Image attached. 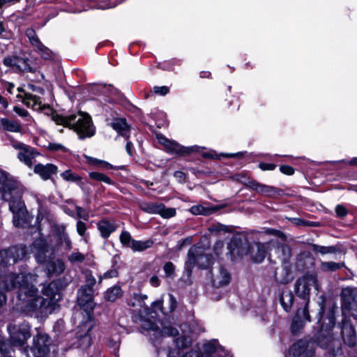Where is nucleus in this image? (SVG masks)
<instances>
[{"instance_id": "1", "label": "nucleus", "mask_w": 357, "mask_h": 357, "mask_svg": "<svg viewBox=\"0 0 357 357\" xmlns=\"http://www.w3.org/2000/svg\"><path fill=\"white\" fill-rule=\"evenodd\" d=\"M31 275L10 274L8 279L10 284H5L6 289L17 288V299L21 307L28 312H34L40 315L50 313V301L44 298L38 294V289L29 283Z\"/></svg>"}, {"instance_id": "2", "label": "nucleus", "mask_w": 357, "mask_h": 357, "mask_svg": "<svg viewBox=\"0 0 357 357\" xmlns=\"http://www.w3.org/2000/svg\"><path fill=\"white\" fill-rule=\"evenodd\" d=\"M159 143L164 146L166 153L175 156H292L291 155H280L270 153H259L255 154L250 153L248 155L247 151H238L237 153H218L216 151L198 145H193L190 146H185L174 140H170L166 137L160 135H158Z\"/></svg>"}, {"instance_id": "3", "label": "nucleus", "mask_w": 357, "mask_h": 357, "mask_svg": "<svg viewBox=\"0 0 357 357\" xmlns=\"http://www.w3.org/2000/svg\"><path fill=\"white\" fill-rule=\"evenodd\" d=\"M78 114L80 117L76 120L77 115L75 114L63 116L54 112L52 114V120L57 125L74 130L80 139L95 135L96 127L91 116L86 112H79Z\"/></svg>"}, {"instance_id": "4", "label": "nucleus", "mask_w": 357, "mask_h": 357, "mask_svg": "<svg viewBox=\"0 0 357 357\" xmlns=\"http://www.w3.org/2000/svg\"><path fill=\"white\" fill-rule=\"evenodd\" d=\"M338 310L336 304L333 303L329 307L326 317L323 319L321 328L316 335L315 342L323 348L330 347L335 342L332 333L335 326V313Z\"/></svg>"}, {"instance_id": "5", "label": "nucleus", "mask_w": 357, "mask_h": 357, "mask_svg": "<svg viewBox=\"0 0 357 357\" xmlns=\"http://www.w3.org/2000/svg\"><path fill=\"white\" fill-rule=\"evenodd\" d=\"M188 259L185 264V269L190 276L195 266L197 264L200 268H206L213 262V257L211 254L204 252V249L197 245H193L188 250Z\"/></svg>"}, {"instance_id": "6", "label": "nucleus", "mask_w": 357, "mask_h": 357, "mask_svg": "<svg viewBox=\"0 0 357 357\" xmlns=\"http://www.w3.org/2000/svg\"><path fill=\"white\" fill-rule=\"evenodd\" d=\"M7 329L10 335V344L13 347L23 346L31 337L30 326L26 322L10 324Z\"/></svg>"}, {"instance_id": "7", "label": "nucleus", "mask_w": 357, "mask_h": 357, "mask_svg": "<svg viewBox=\"0 0 357 357\" xmlns=\"http://www.w3.org/2000/svg\"><path fill=\"white\" fill-rule=\"evenodd\" d=\"M31 252L36 261L44 264L55 257L54 248L44 238L36 239L31 245Z\"/></svg>"}, {"instance_id": "8", "label": "nucleus", "mask_w": 357, "mask_h": 357, "mask_svg": "<svg viewBox=\"0 0 357 357\" xmlns=\"http://www.w3.org/2000/svg\"><path fill=\"white\" fill-rule=\"evenodd\" d=\"M26 255V248L20 245L0 250V266H11L22 260Z\"/></svg>"}, {"instance_id": "9", "label": "nucleus", "mask_w": 357, "mask_h": 357, "mask_svg": "<svg viewBox=\"0 0 357 357\" xmlns=\"http://www.w3.org/2000/svg\"><path fill=\"white\" fill-rule=\"evenodd\" d=\"M312 286L317 289L316 275L313 274L303 275L296 281L294 284L295 292L298 297L307 301H308L310 287Z\"/></svg>"}, {"instance_id": "10", "label": "nucleus", "mask_w": 357, "mask_h": 357, "mask_svg": "<svg viewBox=\"0 0 357 357\" xmlns=\"http://www.w3.org/2000/svg\"><path fill=\"white\" fill-rule=\"evenodd\" d=\"M162 329L159 330L158 326L150 320L143 319L141 321V327L146 331H153L154 333V336L155 337H159L160 336H176L178 335V331L175 327H173L172 325L162 322L161 324Z\"/></svg>"}, {"instance_id": "11", "label": "nucleus", "mask_w": 357, "mask_h": 357, "mask_svg": "<svg viewBox=\"0 0 357 357\" xmlns=\"http://www.w3.org/2000/svg\"><path fill=\"white\" fill-rule=\"evenodd\" d=\"M3 64L9 68H15L17 73L34 72L35 70L30 64V60L28 58H23L20 56H7L3 59Z\"/></svg>"}, {"instance_id": "12", "label": "nucleus", "mask_w": 357, "mask_h": 357, "mask_svg": "<svg viewBox=\"0 0 357 357\" xmlns=\"http://www.w3.org/2000/svg\"><path fill=\"white\" fill-rule=\"evenodd\" d=\"M139 208L147 213L159 214L164 218L174 217L176 214L174 208H166L164 204L156 202H142L139 204Z\"/></svg>"}, {"instance_id": "13", "label": "nucleus", "mask_w": 357, "mask_h": 357, "mask_svg": "<svg viewBox=\"0 0 357 357\" xmlns=\"http://www.w3.org/2000/svg\"><path fill=\"white\" fill-rule=\"evenodd\" d=\"M50 340L45 334H38L33 337L31 351L33 357H46L50 351Z\"/></svg>"}, {"instance_id": "14", "label": "nucleus", "mask_w": 357, "mask_h": 357, "mask_svg": "<svg viewBox=\"0 0 357 357\" xmlns=\"http://www.w3.org/2000/svg\"><path fill=\"white\" fill-rule=\"evenodd\" d=\"M227 248L234 257H241L248 254L250 244L245 236H235L231 238Z\"/></svg>"}, {"instance_id": "15", "label": "nucleus", "mask_w": 357, "mask_h": 357, "mask_svg": "<svg viewBox=\"0 0 357 357\" xmlns=\"http://www.w3.org/2000/svg\"><path fill=\"white\" fill-rule=\"evenodd\" d=\"M68 282L64 278L54 280L43 289V293L52 301H59L61 298V291L67 286Z\"/></svg>"}, {"instance_id": "16", "label": "nucleus", "mask_w": 357, "mask_h": 357, "mask_svg": "<svg viewBox=\"0 0 357 357\" xmlns=\"http://www.w3.org/2000/svg\"><path fill=\"white\" fill-rule=\"evenodd\" d=\"M93 294V289L84 287H81L77 292L78 305L89 314L93 311L95 306Z\"/></svg>"}, {"instance_id": "17", "label": "nucleus", "mask_w": 357, "mask_h": 357, "mask_svg": "<svg viewBox=\"0 0 357 357\" xmlns=\"http://www.w3.org/2000/svg\"><path fill=\"white\" fill-rule=\"evenodd\" d=\"M342 301L343 314L348 311L357 319V295H354L350 289H344L342 292Z\"/></svg>"}, {"instance_id": "18", "label": "nucleus", "mask_w": 357, "mask_h": 357, "mask_svg": "<svg viewBox=\"0 0 357 357\" xmlns=\"http://www.w3.org/2000/svg\"><path fill=\"white\" fill-rule=\"evenodd\" d=\"M339 326L344 342L349 347L355 346L357 342V338L356 331L351 322L344 317Z\"/></svg>"}, {"instance_id": "19", "label": "nucleus", "mask_w": 357, "mask_h": 357, "mask_svg": "<svg viewBox=\"0 0 357 357\" xmlns=\"http://www.w3.org/2000/svg\"><path fill=\"white\" fill-rule=\"evenodd\" d=\"M17 91L20 93H24V96L21 94H18L17 98H23L22 102L26 107H31L33 110H43L45 108L50 107L49 105H44L43 106H41L42 102L40 100V98L36 95L26 92L22 87H18Z\"/></svg>"}, {"instance_id": "20", "label": "nucleus", "mask_w": 357, "mask_h": 357, "mask_svg": "<svg viewBox=\"0 0 357 357\" xmlns=\"http://www.w3.org/2000/svg\"><path fill=\"white\" fill-rule=\"evenodd\" d=\"M17 185L12 176L0 169V193L2 199H8L9 191H15Z\"/></svg>"}, {"instance_id": "21", "label": "nucleus", "mask_w": 357, "mask_h": 357, "mask_svg": "<svg viewBox=\"0 0 357 357\" xmlns=\"http://www.w3.org/2000/svg\"><path fill=\"white\" fill-rule=\"evenodd\" d=\"M271 242L261 243L255 242L252 245H250L249 252L252 260L255 263H261L270 249Z\"/></svg>"}, {"instance_id": "22", "label": "nucleus", "mask_w": 357, "mask_h": 357, "mask_svg": "<svg viewBox=\"0 0 357 357\" xmlns=\"http://www.w3.org/2000/svg\"><path fill=\"white\" fill-rule=\"evenodd\" d=\"M92 326L90 323H82L79 326V330L77 332L78 339V347L82 349H87L91 343V337L89 334Z\"/></svg>"}, {"instance_id": "23", "label": "nucleus", "mask_w": 357, "mask_h": 357, "mask_svg": "<svg viewBox=\"0 0 357 357\" xmlns=\"http://www.w3.org/2000/svg\"><path fill=\"white\" fill-rule=\"evenodd\" d=\"M110 126L119 135L124 137L126 140L130 137L131 126L125 118H114L110 123Z\"/></svg>"}, {"instance_id": "24", "label": "nucleus", "mask_w": 357, "mask_h": 357, "mask_svg": "<svg viewBox=\"0 0 357 357\" xmlns=\"http://www.w3.org/2000/svg\"><path fill=\"white\" fill-rule=\"evenodd\" d=\"M212 284L215 287L219 288L227 285L231 280L228 271L223 267L211 272Z\"/></svg>"}, {"instance_id": "25", "label": "nucleus", "mask_w": 357, "mask_h": 357, "mask_svg": "<svg viewBox=\"0 0 357 357\" xmlns=\"http://www.w3.org/2000/svg\"><path fill=\"white\" fill-rule=\"evenodd\" d=\"M292 279L291 267L289 263L284 262L280 267L275 269V280L278 283L287 284Z\"/></svg>"}, {"instance_id": "26", "label": "nucleus", "mask_w": 357, "mask_h": 357, "mask_svg": "<svg viewBox=\"0 0 357 357\" xmlns=\"http://www.w3.org/2000/svg\"><path fill=\"white\" fill-rule=\"evenodd\" d=\"M66 268L65 264L63 260L58 259L55 261L52 259L46 262L45 272L48 277L53 275H59Z\"/></svg>"}, {"instance_id": "27", "label": "nucleus", "mask_w": 357, "mask_h": 357, "mask_svg": "<svg viewBox=\"0 0 357 357\" xmlns=\"http://www.w3.org/2000/svg\"><path fill=\"white\" fill-rule=\"evenodd\" d=\"M56 167L52 164H38L34 167V172L44 180L49 179L52 174H56Z\"/></svg>"}, {"instance_id": "28", "label": "nucleus", "mask_w": 357, "mask_h": 357, "mask_svg": "<svg viewBox=\"0 0 357 357\" xmlns=\"http://www.w3.org/2000/svg\"><path fill=\"white\" fill-rule=\"evenodd\" d=\"M0 130L11 132H21L22 127L19 121L4 117L0 119Z\"/></svg>"}, {"instance_id": "29", "label": "nucleus", "mask_w": 357, "mask_h": 357, "mask_svg": "<svg viewBox=\"0 0 357 357\" xmlns=\"http://www.w3.org/2000/svg\"><path fill=\"white\" fill-rule=\"evenodd\" d=\"M98 229L103 238H107L112 232L116 231V226L114 222L103 219L98 222Z\"/></svg>"}, {"instance_id": "30", "label": "nucleus", "mask_w": 357, "mask_h": 357, "mask_svg": "<svg viewBox=\"0 0 357 357\" xmlns=\"http://www.w3.org/2000/svg\"><path fill=\"white\" fill-rule=\"evenodd\" d=\"M245 184L247 187L255 190L258 193L269 195L275 192L273 187L259 183L253 179H248Z\"/></svg>"}, {"instance_id": "31", "label": "nucleus", "mask_w": 357, "mask_h": 357, "mask_svg": "<svg viewBox=\"0 0 357 357\" xmlns=\"http://www.w3.org/2000/svg\"><path fill=\"white\" fill-rule=\"evenodd\" d=\"M308 302L309 301H305V307L303 309H298L296 312V316L293 319L291 324V330L295 331L296 325L298 322H305V321H310V317L308 313Z\"/></svg>"}, {"instance_id": "32", "label": "nucleus", "mask_w": 357, "mask_h": 357, "mask_svg": "<svg viewBox=\"0 0 357 357\" xmlns=\"http://www.w3.org/2000/svg\"><path fill=\"white\" fill-rule=\"evenodd\" d=\"M308 347V342L304 340H300L294 343L289 349V354L293 357H298L304 354Z\"/></svg>"}, {"instance_id": "33", "label": "nucleus", "mask_w": 357, "mask_h": 357, "mask_svg": "<svg viewBox=\"0 0 357 357\" xmlns=\"http://www.w3.org/2000/svg\"><path fill=\"white\" fill-rule=\"evenodd\" d=\"M203 357H211L212 354L222 350V347L218 344L216 340H210L203 344Z\"/></svg>"}, {"instance_id": "34", "label": "nucleus", "mask_w": 357, "mask_h": 357, "mask_svg": "<svg viewBox=\"0 0 357 357\" xmlns=\"http://www.w3.org/2000/svg\"><path fill=\"white\" fill-rule=\"evenodd\" d=\"M15 191H9V199H3L6 202H9V208L10 210L13 213H17L20 211L22 208L23 207V203L22 202L21 199L18 197L13 196V194L15 192Z\"/></svg>"}, {"instance_id": "35", "label": "nucleus", "mask_w": 357, "mask_h": 357, "mask_svg": "<svg viewBox=\"0 0 357 357\" xmlns=\"http://www.w3.org/2000/svg\"><path fill=\"white\" fill-rule=\"evenodd\" d=\"M123 291L119 286H114L109 288L104 294V298L105 300L109 302H114L116 299L121 297Z\"/></svg>"}, {"instance_id": "36", "label": "nucleus", "mask_w": 357, "mask_h": 357, "mask_svg": "<svg viewBox=\"0 0 357 357\" xmlns=\"http://www.w3.org/2000/svg\"><path fill=\"white\" fill-rule=\"evenodd\" d=\"M10 274H14L13 273H10L8 275L2 277L0 280V308L6 303V296L5 294V291H9L13 289L14 288L6 289L5 287V284H10V281L8 279Z\"/></svg>"}, {"instance_id": "37", "label": "nucleus", "mask_w": 357, "mask_h": 357, "mask_svg": "<svg viewBox=\"0 0 357 357\" xmlns=\"http://www.w3.org/2000/svg\"><path fill=\"white\" fill-rule=\"evenodd\" d=\"M181 61L180 59L173 58L162 62L158 63L156 67L159 69L166 71H172L176 66H180Z\"/></svg>"}, {"instance_id": "38", "label": "nucleus", "mask_w": 357, "mask_h": 357, "mask_svg": "<svg viewBox=\"0 0 357 357\" xmlns=\"http://www.w3.org/2000/svg\"><path fill=\"white\" fill-rule=\"evenodd\" d=\"M313 259L308 252H303L300 254L296 259V266L299 269H305L307 268V264H312Z\"/></svg>"}, {"instance_id": "39", "label": "nucleus", "mask_w": 357, "mask_h": 357, "mask_svg": "<svg viewBox=\"0 0 357 357\" xmlns=\"http://www.w3.org/2000/svg\"><path fill=\"white\" fill-rule=\"evenodd\" d=\"M153 244V241L146 240V241H132L130 248L135 252H142L147 248H151Z\"/></svg>"}, {"instance_id": "40", "label": "nucleus", "mask_w": 357, "mask_h": 357, "mask_svg": "<svg viewBox=\"0 0 357 357\" xmlns=\"http://www.w3.org/2000/svg\"><path fill=\"white\" fill-rule=\"evenodd\" d=\"M312 251L314 252L320 253L321 255L334 254L340 250L337 246H323L317 244H312Z\"/></svg>"}, {"instance_id": "41", "label": "nucleus", "mask_w": 357, "mask_h": 357, "mask_svg": "<svg viewBox=\"0 0 357 357\" xmlns=\"http://www.w3.org/2000/svg\"><path fill=\"white\" fill-rule=\"evenodd\" d=\"M344 266L343 262L337 263L335 261H321L320 264V269L323 272H333Z\"/></svg>"}, {"instance_id": "42", "label": "nucleus", "mask_w": 357, "mask_h": 357, "mask_svg": "<svg viewBox=\"0 0 357 357\" xmlns=\"http://www.w3.org/2000/svg\"><path fill=\"white\" fill-rule=\"evenodd\" d=\"M294 302V295L291 292H283L280 296V303L284 310L289 311Z\"/></svg>"}, {"instance_id": "43", "label": "nucleus", "mask_w": 357, "mask_h": 357, "mask_svg": "<svg viewBox=\"0 0 357 357\" xmlns=\"http://www.w3.org/2000/svg\"><path fill=\"white\" fill-rule=\"evenodd\" d=\"M57 237L59 240V244L61 246H64L65 249L67 250H69L72 248L71 241L64 229L58 231Z\"/></svg>"}, {"instance_id": "44", "label": "nucleus", "mask_w": 357, "mask_h": 357, "mask_svg": "<svg viewBox=\"0 0 357 357\" xmlns=\"http://www.w3.org/2000/svg\"><path fill=\"white\" fill-rule=\"evenodd\" d=\"M87 159H88V163L89 165H96V166L100 165L101 167L107 169H122L121 166H119V167L113 166L112 165L108 163L107 162H105L104 160H98L95 158H87Z\"/></svg>"}, {"instance_id": "45", "label": "nucleus", "mask_w": 357, "mask_h": 357, "mask_svg": "<svg viewBox=\"0 0 357 357\" xmlns=\"http://www.w3.org/2000/svg\"><path fill=\"white\" fill-rule=\"evenodd\" d=\"M89 177L94 181H102L109 185L113 184V182L110 178L104 174L96 172H89Z\"/></svg>"}, {"instance_id": "46", "label": "nucleus", "mask_w": 357, "mask_h": 357, "mask_svg": "<svg viewBox=\"0 0 357 357\" xmlns=\"http://www.w3.org/2000/svg\"><path fill=\"white\" fill-rule=\"evenodd\" d=\"M175 344L177 348L184 349L191 344V339L189 336L182 335L175 340Z\"/></svg>"}, {"instance_id": "47", "label": "nucleus", "mask_w": 357, "mask_h": 357, "mask_svg": "<svg viewBox=\"0 0 357 357\" xmlns=\"http://www.w3.org/2000/svg\"><path fill=\"white\" fill-rule=\"evenodd\" d=\"M19 151L17 156H34L35 155H40L38 152L35 153L33 148L26 144H24V149H21Z\"/></svg>"}, {"instance_id": "48", "label": "nucleus", "mask_w": 357, "mask_h": 357, "mask_svg": "<svg viewBox=\"0 0 357 357\" xmlns=\"http://www.w3.org/2000/svg\"><path fill=\"white\" fill-rule=\"evenodd\" d=\"M47 149L50 151L52 152H57V151H61L63 153H66L69 152V150L63 146L61 144H56V143H49V145L47 146Z\"/></svg>"}, {"instance_id": "49", "label": "nucleus", "mask_w": 357, "mask_h": 357, "mask_svg": "<svg viewBox=\"0 0 357 357\" xmlns=\"http://www.w3.org/2000/svg\"><path fill=\"white\" fill-rule=\"evenodd\" d=\"M120 241L121 243L128 248H130L131 242L133 241L131 238V235L128 231H124L120 235Z\"/></svg>"}, {"instance_id": "50", "label": "nucleus", "mask_w": 357, "mask_h": 357, "mask_svg": "<svg viewBox=\"0 0 357 357\" xmlns=\"http://www.w3.org/2000/svg\"><path fill=\"white\" fill-rule=\"evenodd\" d=\"M190 212L195 215H208L211 213V210L202 206H193L190 208Z\"/></svg>"}, {"instance_id": "51", "label": "nucleus", "mask_w": 357, "mask_h": 357, "mask_svg": "<svg viewBox=\"0 0 357 357\" xmlns=\"http://www.w3.org/2000/svg\"><path fill=\"white\" fill-rule=\"evenodd\" d=\"M85 259V255L81 252H73L68 256V260L72 263H82Z\"/></svg>"}, {"instance_id": "52", "label": "nucleus", "mask_w": 357, "mask_h": 357, "mask_svg": "<svg viewBox=\"0 0 357 357\" xmlns=\"http://www.w3.org/2000/svg\"><path fill=\"white\" fill-rule=\"evenodd\" d=\"M38 52L43 59L45 60L52 59V52L45 45H43V47L39 48Z\"/></svg>"}, {"instance_id": "53", "label": "nucleus", "mask_w": 357, "mask_h": 357, "mask_svg": "<svg viewBox=\"0 0 357 357\" xmlns=\"http://www.w3.org/2000/svg\"><path fill=\"white\" fill-rule=\"evenodd\" d=\"M177 307V301L175 297L169 294V302H168V310L166 311L164 310L163 313L167 314L168 312H172Z\"/></svg>"}, {"instance_id": "54", "label": "nucleus", "mask_w": 357, "mask_h": 357, "mask_svg": "<svg viewBox=\"0 0 357 357\" xmlns=\"http://www.w3.org/2000/svg\"><path fill=\"white\" fill-rule=\"evenodd\" d=\"M85 280L86 284L83 285L84 287H90L91 289H93V286L96 284V279L92 275L91 272L88 271L85 273Z\"/></svg>"}, {"instance_id": "55", "label": "nucleus", "mask_w": 357, "mask_h": 357, "mask_svg": "<svg viewBox=\"0 0 357 357\" xmlns=\"http://www.w3.org/2000/svg\"><path fill=\"white\" fill-rule=\"evenodd\" d=\"M118 274H119V272H118L117 269H116V268H112L109 271H107L102 275H100L99 277V282H101V281L103 279L116 278L118 276Z\"/></svg>"}, {"instance_id": "56", "label": "nucleus", "mask_w": 357, "mask_h": 357, "mask_svg": "<svg viewBox=\"0 0 357 357\" xmlns=\"http://www.w3.org/2000/svg\"><path fill=\"white\" fill-rule=\"evenodd\" d=\"M61 176L66 181H77L80 180V177L75 175L70 170L65 171Z\"/></svg>"}, {"instance_id": "57", "label": "nucleus", "mask_w": 357, "mask_h": 357, "mask_svg": "<svg viewBox=\"0 0 357 357\" xmlns=\"http://www.w3.org/2000/svg\"><path fill=\"white\" fill-rule=\"evenodd\" d=\"M169 88L167 86H154L153 89V91L155 94H158L160 96H165L169 93Z\"/></svg>"}, {"instance_id": "58", "label": "nucleus", "mask_w": 357, "mask_h": 357, "mask_svg": "<svg viewBox=\"0 0 357 357\" xmlns=\"http://www.w3.org/2000/svg\"><path fill=\"white\" fill-rule=\"evenodd\" d=\"M10 345L3 342L0 343V357H6V355L10 353Z\"/></svg>"}, {"instance_id": "59", "label": "nucleus", "mask_w": 357, "mask_h": 357, "mask_svg": "<svg viewBox=\"0 0 357 357\" xmlns=\"http://www.w3.org/2000/svg\"><path fill=\"white\" fill-rule=\"evenodd\" d=\"M264 233L267 235L275 236L281 239H284L286 237L282 231L274 229H267L264 231Z\"/></svg>"}, {"instance_id": "60", "label": "nucleus", "mask_w": 357, "mask_h": 357, "mask_svg": "<svg viewBox=\"0 0 357 357\" xmlns=\"http://www.w3.org/2000/svg\"><path fill=\"white\" fill-rule=\"evenodd\" d=\"M181 357H203L202 351L199 348L193 349L184 354Z\"/></svg>"}, {"instance_id": "61", "label": "nucleus", "mask_w": 357, "mask_h": 357, "mask_svg": "<svg viewBox=\"0 0 357 357\" xmlns=\"http://www.w3.org/2000/svg\"><path fill=\"white\" fill-rule=\"evenodd\" d=\"M8 139L10 140L12 146L16 150H20L24 149V144L15 139L12 136L8 135Z\"/></svg>"}, {"instance_id": "62", "label": "nucleus", "mask_w": 357, "mask_h": 357, "mask_svg": "<svg viewBox=\"0 0 357 357\" xmlns=\"http://www.w3.org/2000/svg\"><path fill=\"white\" fill-rule=\"evenodd\" d=\"M174 270L175 266L172 262H167L164 266V271L167 277H171L174 274Z\"/></svg>"}, {"instance_id": "63", "label": "nucleus", "mask_w": 357, "mask_h": 357, "mask_svg": "<svg viewBox=\"0 0 357 357\" xmlns=\"http://www.w3.org/2000/svg\"><path fill=\"white\" fill-rule=\"evenodd\" d=\"M33 69L35 70V71L31 73L34 74V78L31 79V81L34 82H41L43 80L45 79L44 74L41 73L40 70H38L37 68H33Z\"/></svg>"}, {"instance_id": "64", "label": "nucleus", "mask_w": 357, "mask_h": 357, "mask_svg": "<svg viewBox=\"0 0 357 357\" xmlns=\"http://www.w3.org/2000/svg\"><path fill=\"white\" fill-rule=\"evenodd\" d=\"M13 111L20 116L22 118H26L29 116V113L27 110L25 109L20 107V106H15L13 107Z\"/></svg>"}]
</instances>
